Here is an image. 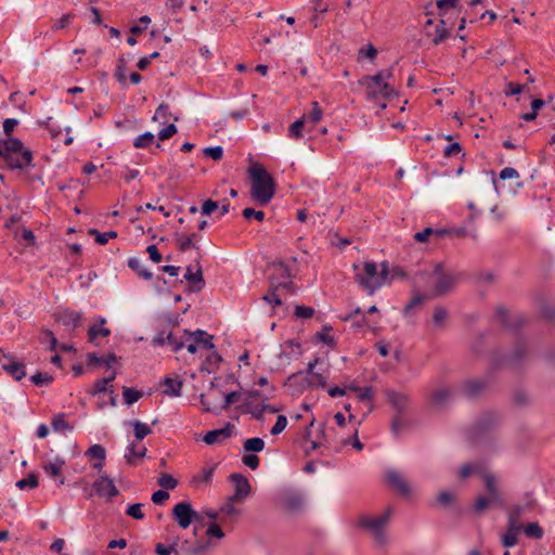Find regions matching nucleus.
<instances>
[{"instance_id": "1", "label": "nucleus", "mask_w": 555, "mask_h": 555, "mask_svg": "<svg viewBox=\"0 0 555 555\" xmlns=\"http://www.w3.org/2000/svg\"><path fill=\"white\" fill-rule=\"evenodd\" d=\"M251 180L250 194L253 199L260 206L270 203L275 193V183L271 175L260 164H254L249 168Z\"/></svg>"}, {"instance_id": "2", "label": "nucleus", "mask_w": 555, "mask_h": 555, "mask_svg": "<svg viewBox=\"0 0 555 555\" xmlns=\"http://www.w3.org/2000/svg\"><path fill=\"white\" fill-rule=\"evenodd\" d=\"M353 270L356 273V281L359 285L367 293V295H373L378 288H380L387 281L389 274V266L387 261H383L379 267L375 262L367 261L364 262L363 269L360 272V266L353 264Z\"/></svg>"}, {"instance_id": "3", "label": "nucleus", "mask_w": 555, "mask_h": 555, "mask_svg": "<svg viewBox=\"0 0 555 555\" xmlns=\"http://www.w3.org/2000/svg\"><path fill=\"white\" fill-rule=\"evenodd\" d=\"M3 162L11 170L26 169L34 167L33 152L24 146V143L17 138H9L1 141Z\"/></svg>"}, {"instance_id": "4", "label": "nucleus", "mask_w": 555, "mask_h": 555, "mask_svg": "<svg viewBox=\"0 0 555 555\" xmlns=\"http://www.w3.org/2000/svg\"><path fill=\"white\" fill-rule=\"evenodd\" d=\"M393 77L392 70H380L373 76H365L360 83L366 89V98L369 100H376L379 96L389 99L395 94V89L388 83V80Z\"/></svg>"}, {"instance_id": "5", "label": "nucleus", "mask_w": 555, "mask_h": 555, "mask_svg": "<svg viewBox=\"0 0 555 555\" xmlns=\"http://www.w3.org/2000/svg\"><path fill=\"white\" fill-rule=\"evenodd\" d=\"M431 279L434 280V286L430 295L437 297L450 293L460 281L461 273L444 269L441 263H437L434 268Z\"/></svg>"}, {"instance_id": "6", "label": "nucleus", "mask_w": 555, "mask_h": 555, "mask_svg": "<svg viewBox=\"0 0 555 555\" xmlns=\"http://www.w3.org/2000/svg\"><path fill=\"white\" fill-rule=\"evenodd\" d=\"M391 515V508H388L380 516L372 517V516H362L359 519V525L369 530L373 535L376 543L383 545L386 542V535L384 533V528L388 522Z\"/></svg>"}, {"instance_id": "7", "label": "nucleus", "mask_w": 555, "mask_h": 555, "mask_svg": "<svg viewBox=\"0 0 555 555\" xmlns=\"http://www.w3.org/2000/svg\"><path fill=\"white\" fill-rule=\"evenodd\" d=\"M212 335H209L207 332L203 330H196L195 332H191L184 330V347L192 354L196 353L198 349L211 350L215 345L212 343Z\"/></svg>"}, {"instance_id": "8", "label": "nucleus", "mask_w": 555, "mask_h": 555, "mask_svg": "<svg viewBox=\"0 0 555 555\" xmlns=\"http://www.w3.org/2000/svg\"><path fill=\"white\" fill-rule=\"evenodd\" d=\"M270 285L273 288L291 289L293 287L289 267L282 260L274 261L271 267Z\"/></svg>"}, {"instance_id": "9", "label": "nucleus", "mask_w": 555, "mask_h": 555, "mask_svg": "<svg viewBox=\"0 0 555 555\" xmlns=\"http://www.w3.org/2000/svg\"><path fill=\"white\" fill-rule=\"evenodd\" d=\"M172 516L182 529L189 528L193 521L203 520L202 515H199L189 502L177 503L172 508Z\"/></svg>"}, {"instance_id": "10", "label": "nucleus", "mask_w": 555, "mask_h": 555, "mask_svg": "<svg viewBox=\"0 0 555 555\" xmlns=\"http://www.w3.org/2000/svg\"><path fill=\"white\" fill-rule=\"evenodd\" d=\"M96 495L100 498L113 499L119 494V490L115 486L112 478L101 475L92 485Z\"/></svg>"}, {"instance_id": "11", "label": "nucleus", "mask_w": 555, "mask_h": 555, "mask_svg": "<svg viewBox=\"0 0 555 555\" xmlns=\"http://www.w3.org/2000/svg\"><path fill=\"white\" fill-rule=\"evenodd\" d=\"M65 466V461L59 456H56L53 461L44 463L42 465L43 472L48 477L53 479L56 486H63L65 483V478L62 476V470Z\"/></svg>"}, {"instance_id": "12", "label": "nucleus", "mask_w": 555, "mask_h": 555, "mask_svg": "<svg viewBox=\"0 0 555 555\" xmlns=\"http://www.w3.org/2000/svg\"><path fill=\"white\" fill-rule=\"evenodd\" d=\"M54 318L55 321L62 325L69 328H76L81 321L82 314L75 310L63 309L54 313Z\"/></svg>"}, {"instance_id": "13", "label": "nucleus", "mask_w": 555, "mask_h": 555, "mask_svg": "<svg viewBox=\"0 0 555 555\" xmlns=\"http://www.w3.org/2000/svg\"><path fill=\"white\" fill-rule=\"evenodd\" d=\"M454 26L453 21L451 18H440L439 24L435 26L433 33L431 41L435 46L440 44L443 40H446Z\"/></svg>"}, {"instance_id": "14", "label": "nucleus", "mask_w": 555, "mask_h": 555, "mask_svg": "<svg viewBox=\"0 0 555 555\" xmlns=\"http://www.w3.org/2000/svg\"><path fill=\"white\" fill-rule=\"evenodd\" d=\"M234 425L231 423H227V425L223 428L214 429L203 437V441L207 444H215L219 443L228 438H230L234 430Z\"/></svg>"}, {"instance_id": "15", "label": "nucleus", "mask_w": 555, "mask_h": 555, "mask_svg": "<svg viewBox=\"0 0 555 555\" xmlns=\"http://www.w3.org/2000/svg\"><path fill=\"white\" fill-rule=\"evenodd\" d=\"M230 480L234 482L235 488L233 499L243 500L250 494L251 487L246 477L234 473L230 475Z\"/></svg>"}, {"instance_id": "16", "label": "nucleus", "mask_w": 555, "mask_h": 555, "mask_svg": "<svg viewBox=\"0 0 555 555\" xmlns=\"http://www.w3.org/2000/svg\"><path fill=\"white\" fill-rule=\"evenodd\" d=\"M386 479H387V482L395 490H397L400 494L409 495L410 487H409L408 482L404 480V478L402 477V475L399 472H397L395 469L388 470L386 473Z\"/></svg>"}, {"instance_id": "17", "label": "nucleus", "mask_w": 555, "mask_h": 555, "mask_svg": "<svg viewBox=\"0 0 555 555\" xmlns=\"http://www.w3.org/2000/svg\"><path fill=\"white\" fill-rule=\"evenodd\" d=\"M436 5L440 18H451L449 14L459 15L461 12L459 0H437Z\"/></svg>"}, {"instance_id": "18", "label": "nucleus", "mask_w": 555, "mask_h": 555, "mask_svg": "<svg viewBox=\"0 0 555 555\" xmlns=\"http://www.w3.org/2000/svg\"><path fill=\"white\" fill-rule=\"evenodd\" d=\"M496 317L501 323L508 328L520 327L525 323V320L520 314L511 317L508 311L502 307L496 309Z\"/></svg>"}, {"instance_id": "19", "label": "nucleus", "mask_w": 555, "mask_h": 555, "mask_svg": "<svg viewBox=\"0 0 555 555\" xmlns=\"http://www.w3.org/2000/svg\"><path fill=\"white\" fill-rule=\"evenodd\" d=\"M184 280L192 284V291L198 292L204 288L203 271L198 262L195 271H193L191 267L186 268Z\"/></svg>"}, {"instance_id": "20", "label": "nucleus", "mask_w": 555, "mask_h": 555, "mask_svg": "<svg viewBox=\"0 0 555 555\" xmlns=\"http://www.w3.org/2000/svg\"><path fill=\"white\" fill-rule=\"evenodd\" d=\"M146 448L144 446H138L135 443H130L127 447L125 453V460L129 465H137L138 462L143 459L146 454Z\"/></svg>"}, {"instance_id": "21", "label": "nucleus", "mask_w": 555, "mask_h": 555, "mask_svg": "<svg viewBox=\"0 0 555 555\" xmlns=\"http://www.w3.org/2000/svg\"><path fill=\"white\" fill-rule=\"evenodd\" d=\"M2 369L15 380H21L26 376L25 364L9 358V361L2 365Z\"/></svg>"}, {"instance_id": "22", "label": "nucleus", "mask_w": 555, "mask_h": 555, "mask_svg": "<svg viewBox=\"0 0 555 555\" xmlns=\"http://www.w3.org/2000/svg\"><path fill=\"white\" fill-rule=\"evenodd\" d=\"M526 347L522 343L516 345L513 352L507 357L505 363L512 369H517L526 358Z\"/></svg>"}, {"instance_id": "23", "label": "nucleus", "mask_w": 555, "mask_h": 555, "mask_svg": "<svg viewBox=\"0 0 555 555\" xmlns=\"http://www.w3.org/2000/svg\"><path fill=\"white\" fill-rule=\"evenodd\" d=\"M387 398H388V401L398 411L399 414L403 413L409 405V398L404 393L397 392V391H388Z\"/></svg>"}, {"instance_id": "24", "label": "nucleus", "mask_w": 555, "mask_h": 555, "mask_svg": "<svg viewBox=\"0 0 555 555\" xmlns=\"http://www.w3.org/2000/svg\"><path fill=\"white\" fill-rule=\"evenodd\" d=\"M86 455L99 461L98 463L93 464L94 469L101 470L103 468L106 456V451L104 447H102L101 444H93L86 451Z\"/></svg>"}, {"instance_id": "25", "label": "nucleus", "mask_w": 555, "mask_h": 555, "mask_svg": "<svg viewBox=\"0 0 555 555\" xmlns=\"http://www.w3.org/2000/svg\"><path fill=\"white\" fill-rule=\"evenodd\" d=\"M182 380L166 377L163 382L164 393L170 397H180L182 389Z\"/></svg>"}, {"instance_id": "26", "label": "nucleus", "mask_w": 555, "mask_h": 555, "mask_svg": "<svg viewBox=\"0 0 555 555\" xmlns=\"http://www.w3.org/2000/svg\"><path fill=\"white\" fill-rule=\"evenodd\" d=\"M128 267L144 280H151L153 274L144 268L142 260L137 257L128 259Z\"/></svg>"}, {"instance_id": "27", "label": "nucleus", "mask_w": 555, "mask_h": 555, "mask_svg": "<svg viewBox=\"0 0 555 555\" xmlns=\"http://www.w3.org/2000/svg\"><path fill=\"white\" fill-rule=\"evenodd\" d=\"M481 476L485 480V486L490 495V499L492 501H500V493L496 488V481H495L494 476L491 474H488V473H483V472H482Z\"/></svg>"}, {"instance_id": "28", "label": "nucleus", "mask_w": 555, "mask_h": 555, "mask_svg": "<svg viewBox=\"0 0 555 555\" xmlns=\"http://www.w3.org/2000/svg\"><path fill=\"white\" fill-rule=\"evenodd\" d=\"M444 233V230L427 227L423 231L416 232L414 240L418 243H426L429 241L430 236L441 237Z\"/></svg>"}, {"instance_id": "29", "label": "nucleus", "mask_w": 555, "mask_h": 555, "mask_svg": "<svg viewBox=\"0 0 555 555\" xmlns=\"http://www.w3.org/2000/svg\"><path fill=\"white\" fill-rule=\"evenodd\" d=\"M522 528H506L505 533L501 538V542L505 547H513L518 542V535Z\"/></svg>"}, {"instance_id": "30", "label": "nucleus", "mask_w": 555, "mask_h": 555, "mask_svg": "<svg viewBox=\"0 0 555 555\" xmlns=\"http://www.w3.org/2000/svg\"><path fill=\"white\" fill-rule=\"evenodd\" d=\"M106 323L105 319L104 318H101L100 319V324L96 325H92L90 328H89V339L90 341H95V339L99 337V336H102V337H107L111 335V331L106 327H104L103 325Z\"/></svg>"}, {"instance_id": "31", "label": "nucleus", "mask_w": 555, "mask_h": 555, "mask_svg": "<svg viewBox=\"0 0 555 555\" xmlns=\"http://www.w3.org/2000/svg\"><path fill=\"white\" fill-rule=\"evenodd\" d=\"M116 377L115 372H113L108 377L96 379L93 384V387L91 390H89V395L96 396L101 392H104L107 390V385L112 383Z\"/></svg>"}, {"instance_id": "32", "label": "nucleus", "mask_w": 555, "mask_h": 555, "mask_svg": "<svg viewBox=\"0 0 555 555\" xmlns=\"http://www.w3.org/2000/svg\"><path fill=\"white\" fill-rule=\"evenodd\" d=\"M306 116H302L301 118L295 120L289 127H288V138L292 140H299L302 138V129L305 125Z\"/></svg>"}, {"instance_id": "33", "label": "nucleus", "mask_w": 555, "mask_h": 555, "mask_svg": "<svg viewBox=\"0 0 555 555\" xmlns=\"http://www.w3.org/2000/svg\"><path fill=\"white\" fill-rule=\"evenodd\" d=\"M451 398V391L449 388H440L431 395V402L437 406L443 405Z\"/></svg>"}, {"instance_id": "34", "label": "nucleus", "mask_w": 555, "mask_h": 555, "mask_svg": "<svg viewBox=\"0 0 555 555\" xmlns=\"http://www.w3.org/2000/svg\"><path fill=\"white\" fill-rule=\"evenodd\" d=\"M166 339H167L166 345L168 347H170L171 351H173V352H178L179 350L184 348V343H183L184 334L182 336H178V335L173 334L172 332H169L166 335Z\"/></svg>"}, {"instance_id": "35", "label": "nucleus", "mask_w": 555, "mask_h": 555, "mask_svg": "<svg viewBox=\"0 0 555 555\" xmlns=\"http://www.w3.org/2000/svg\"><path fill=\"white\" fill-rule=\"evenodd\" d=\"M215 472V465L204 467L197 475L192 479L193 483H208L211 481Z\"/></svg>"}, {"instance_id": "36", "label": "nucleus", "mask_w": 555, "mask_h": 555, "mask_svg": "<svg viewBox=\"0 0 555 555\" xmlns=\"http://www.w3.org/2000/svg\"><path fill=\"white\" fill-rule=\"evenodd\" d=\"M176 242L178 250L181 253H185L186 250L191 248L198 249L199 247L192 241V237H189L188 235H176Z\"/></svg>"}, {"instance_id": "37", "label": "nucleus", "mask_w": 555, "mask_h": 555, "mask_svg": "<svg viewBox=\"0 0 555 555\" xmlns=\"http://www.w3.org/2000/svg\"><path fill=\"white\" fill-rule=\"evenodd\" d=\"M89 234L94 236L95 242L100 245H105L111 238L117 237L116 231L99 232L96 229H91Z\"/></svg>"}, {"instance_id": "38", "label": "nucleus", "mask_w": 555, "mask_h": 555, "mask_svg": "<svg viewBox=\"0 0 555 555\" xmlns=\"http://www.w3.org/2000/svg\"><path fill=\"white\" fill-rule=\"evenodd\" d=\"M154 139H155V135L154 133L150 132V131H146L140 135H138L134 141H133V146L135 149H146L149 147L150 145L153 144L154 142Z\"/></svg>"}, {"instance_id": "39", "label": "nucleus", "mask_w": 555, "mask_h": 555, "mask_svg": "<svg viewBox=\"0 0 555 555\" xmlns=\"http://www.w3.org/2000/svg\"><path fill=\"white\" fill-rule=\"evenodd\" d=\"M264 449V441L259 437L246 439L244 442V451L261 452Z\"/></svg>"}, {"instance_id": "40", "label": "nucleus", "mask_w": 555, "mask_h": 555, "mask_svg": "<svg viewBox=\"0 0 555 555\" xmlns=\"http://www.w3.org/2000/svg\"><path fill=\"white\" fill-rule=\"evenodd\" d=\"M530 539H541L543 537V529L538 522H530L527 526H522L521 530Z\"/></svg>"}, {"instance_id": "41", "label": "nucleus", "mask_w": 555, "mask_h": 555, "mask_svg": "<svg viewBox=\"0 0 555 555\" xmlns=\"http://www.w3.org/2000/svg\"><path fill=\"white\" fill-rule=\"evenodd\" d=\"M522 511L524 508L521 506H515L509 511L507 518L508 528H522L521 524L519 522Z\"/></svg>"}, {"instance_id": "42", "label": "nucleus", "mask_w": 555, "mask_h": 555, "mask_svg": "<svg viewBox=\"0 0 555 555\" xmlns=\"http://www.w3.org/2000/svg\"><path fill=\"white\" fill-rule=\"evenodd\" d=\"M38 477L36 474L31 473L29 474L26 478H23V479H20L17 482H16V487L20 489V490H25V489H35L38 487Z\"/></svg>"}, {"instance_id": "43", "label": "nucleus", "mask_w": 555, "mask_h": 555, "mask_svg": "<svg viewBox=\"0 0 555 555\" xmlns=\"http://www.w3.org/2000/svg\"><path fill=\"white\" fill-rule=\"evenodd\" d=\"M122 397H124L125 403L127 405H131L142 397V392L134 388L124 387L122 388Z\"/></svg>"}, {"instance_id": "44", "label": "nucleus", "mask_w": 555, "mask_h": 555, "mask_svg": "<svg viewBox=\"0 0 555 555\" xmlns=\"http://www.w3.org/2000/svg\"><path fill=\"white\" fill-rule=\"evenodd\" d=\"M54 431H70L73 427L65 421L64 414H59L51 422Z\"/></svg>"}, {"instance_id": "45", "label": "nucleus", "mask_w": 555, "mask_h": 555, "mask_svg": "<svg viewBox=\"0 0 555 555\" xmlns=\"http://www.w3.org/2000/svg\"><path fill=\"white\" fill-rule=\"evenodd\" d=\"M157 483L164 489V490H173L178 481L176 478H173L170 474L164 473L162 474L158 479Z\"/></svg>"}, {"instance_id": "46", "label": "nucleus", "mask_w": 555, "mask_h": 555, "mask_svg": "<svg viewBox=\"0 0 555 555\" xmlns=\"http://www.w3.org/2000/svg\"><path fill=\"white\" fill-rule=\"evenodd\" d=\"M127 68H126V62L124 59H120L117 63L114 77L116 80L122 85L124 87L127 86V75H126Z\"/></svg>"}, {"instance_id": "47", "label": "nucleus", "mask_w": 555, "mask_h": 555, "mask_svg": "<svg viewBox=\"0 0 555 555\" xmlns=\"http://www.w3.org/2000/svg\"><path fill=\"white\" fill-rule=\"evenodd\" d=\"M133 429L134 437L138 440H143L146 436H149L152 433L150 426L140 421L133 422Z\"/></svg>"}, {"instance_id": "48", "label": "nucleus", "mask_w": 555, "mask_h": 555, "mask_svg": "<svg viewBox=\"0 0 555 555\" xmlns=\"http://www.w3.org/2000/svg\"><path fill=\"white\" fill-rule=\"evenodd\" d=\"M483 386L485 384L480 380H470L465 384L464 391L467 396L474 397L482 390Z\"/></svg>"}, {"instance_id": "49", "label": "nucleus", "mask_w": 555, "mask_h": 555, "mask_svg": "<svg viewBox=\"0 0 555 555\" xmlns=\"http://www.w3.org/2000/svg\"><path fill=\"white\" fill-rule=\"evenodd\" d=\"M482 466L480 464H465L460 469V476L462 478H467L472 474H482Z\"/></svg>"}, {"instance_id": "50", "label": "nucleus", "mask_w": 555, "mask_h": 555, "mask_svg": "<svg viewBox=\"0 0 555 555\" xmlns=\"http://www.w3.org/2000/svg\"><path fill=\"white\" fill-rule=\"evenodd\" d=\"M209 351L210 353L206 357L205 365L207 366L206 370L211 372L212 369L218 367L219 363L221 362V357L215 350V348Z\"/></svg>"}, {"instance_id": "51", "label": "nucleus", "mask_w": 555, "mask_h": 555, "mask_svg": "<svg viewBox=\"0 0 555 555\" xmlns=\"http://www.w3.org/2000/svg\"><path fill=\"white\" fill-rule=\"evenodd\" d=\"M322 116H323V111L322 108L320 107L319 103L318 102H312V109L311 112L307 115V119L312 124V125H315L317 122H319L321 119H322Z\"/></svg>"}, {"instance_id": "52", "label": "nucleus", "mask_w": 555, "mask_h": 555, "mask_svg": "<svg viewBox=\"0 0 555 555\" xmlns=\"http://www.w3.org/2000/svg\"><path fill=\"white\" fill-rule=\"evenodd\" d=\"M242 215L247 220H250L251 218L256 219L259 222H262L264 220V212L262 210H256L251 207L244 208Z\"/></svg>"}, {"instance_id": "53", "label": "nucleus", "mask_w": 555, "mask_h": 555, "mask_svg": "<svg viewBox=\"0 0 555 555\" xmlns=\"http://www.w3.org/2000/svg\"><path fill=\"white\" fill-rule=\"evenodd\" d=\"M294 314L298 319H310L314 314V309L307 306L297 305Z\"/></svg>"}, {"instance_id": "54", "label": "nucleus", "mask_w": 555, "mask_h": 555, "mask_svg": "<svg viewBox=\"0 0 555 555\" xmlns=\"http://www.w3.org/2000/svg\"><path fill=\"white\" fill-rule=\"evenodd\" d=\"M203 154L207 157H211L214 160H220L223 156V149L220 145L205 147Z\"/></svg>"}, {"instance_id": "55", "label": "nucleus", "mask_w": 555, "mask_h": 555, "mask_svg": "<svg viewBox=\"0 0 555 555\" xmlns=\"http://www.w3.org/2000/svg\"><path fill=\"white\" fill-rule=\"evenodd\" d=\"M126 515L130 516L137 520H141L144 518V513L142 512V504L134 503L128 506L126 511Z\"/></svg>"}, {"instance_id": "56", "label": "nucleus", "mask_w": 555, "mask_h": 555, "mask_svg": "<svg viewBox=\"0 0 555 555\" xmlns=\"http://www.w3.org/2000/svg\"><path fill=\"white\" fill-rule=\"evenodd\" d=\"M30 379L36 386H42L44 384H50L53 380V378L50 374L40 373V372L33 375Z\"/></svg>"}, {"instance_id": "57", "label": "nucleus", "mask_w": 555, "mask_h": 555, "mask_svg": "<svg viewBox=\"0 0 555 555\" xmlns=\"http://www.w3.org/2000/svg\"><path fill=\"white\" fill-rule=\"evenodd\" d=\"M287 426V418L285 415H279L275 424L271 428V435L276 436L281 434Z\"/></svg>"}, {"instance_id": "58", "label": "nucleus", "mask_w": 555, "mask_h": 555, "mask_svg": "<svg viewBox=\"0 0 555 555\" xmlns=\"http://www.w3.org/2000/svg\"><path fill=\"white\" fill-rule=\"evenodd\" d=\"M279 289H280V288H273V287L271 286L270 292H269V293H267V294L262 297V299H263L264 301L269 302V304H273V305H275V306H281V305H282V300H281L280 296L278 295V291H279Z\"/></svg>"}, {"instance_id": "59", "label": "nucleus", "mask_w": 555, "mask_h": 555, "mask_svg": "<svg viewBox=\"0 0 555 555\" xmlns=\"http://www.w3.org/2000/svg\"><path fill=\"white\" fill-rule=\"evenodd\" d=\"M178 131L177 127L175 126V124H169L168 126H166L165 128H163L159 132H158V139L160 141H165V140H168L169 138H171L173 134H176Z\"/></svg>"}, {"instance_id": "60", "label": "nucleus", "mask_w": 555, "mask_h": 555, "mask_svg": "<svg viewBox=\"0 0 555 555\" xmlns=\"http://www.w3.org/2000/svg\"><path fill=\"white\" fill-rule=\"evenodd\" d=\"M169 499V493L164 490H157L152 494V502L156 505H163Z\"/></svg>"}, {"instance_id": "61", "label": "nucleus", "mask_w": 555, "mask_h": 555, "mask_svg": "<svg viewBox=\"0 0 555 555\" xmlns=\"http://www.w3.org/2000/svg\"><path fill=\"white\" fill-rule=\"evenodd\" d=\"M206 534L209 538H217V539H222L224 537L222 529L216 522H212L208 526V528L206 530Z\"/></svg>"}, {"instance_id": "62", "label": "nucleus", "mask_w": 555, "mask_h": 555, "mask_svg": "<svg viewBox=\"0 0 555 555\" xmlns=\"http://www.w3.org/2000/svg\"><path fill=\"white\" fill-rule=\"evenodd\" d=\"M462 152V146L457 142H453L447 145L443 150L444 157H453L459 155Z\"/></svg>"}, {"instance_id": "63", "label": "nucleus", "mask_w": 555, "mask_h": 555, "mask_svg": "<svg viewBox=\"0 0 555 555\" xmlns=\"http://www.w3.org/2000/svg\"><path fill=\"white\" fill-rule=\"evenodd\" d=\"M241 393L238 391H231L224 397L223 404L220 406V410H227L232 403L238 401Z\"/></svg>"}, {"instance_id": "64", "label": "nucleus", "mask_w": 555, "mask_h": 555, "mask_svg": "<svg viewBox=\"0 0 555 555\" xmlns=\"http://www.w3.org/2000/svg\"><path fill=\"white\" fill-rule=\"evenodd\" d=\"M448 317V312L443 307H436L434 311V322L436 325H441Z\"/></svg>"}]
</instances>
